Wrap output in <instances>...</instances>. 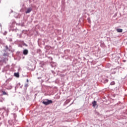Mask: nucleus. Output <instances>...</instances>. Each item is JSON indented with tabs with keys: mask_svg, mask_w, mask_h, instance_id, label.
Returning <instances> with one entry per match:
<instances>
[{
	"mask_svg": "<svg viewBox=\"0 0 127 127\" xmlns=\"http://www.w3.org/2000/svg\"><path fill=\"white\" fill-rule=\"evenodd\" d=\"M53 102L52 100H46L43 101V104L44 105H45L46 106H47L48 105H50V104H52Z\"/></svg>",
	"mask_w": 127,
	"mask_h": 127,
	"instance_id": "nucleus-1",
	"label": "nucleus"
},
{
	"mask_svg": "<svg viewBox=\"0 0 127 127\" xmlns=\"http://www.w3.org/2000/svg\"><path fill=\"white\" fill-rule=\"evenodd\" d=\"M23 54L24 55H27L28 54V50H24L23 51Z\"/></svg>",
	"mask_w": 127,
	"mask_h": 127,
	"instance_id": "nucleus-2",
	"label": "nucleus"
},
{
	"mask_svg": "<svg viewBox=\"0 0 127 127\" xmlns=\"http://www.w3.org/2000/svg\"><path fill=\"white\" fill-rule=\"evenodd\" d=\"M1 93H2V95L4 96V95H6V96H8V93H7V92H6L4 91H1Z\"/></svg>",
	"mask_w": 127,
	"mask_h": 127,
	"instance_id": "nucleus-3",
	"label": "nucleus"
},
{
	"mask_svg": "<svg viewBox=\"0 0 127 127\" xmlns=\"http://www.w3.org/2000/svg\"><path fill=\"white\" fill-rule=\"evenodd\" d=\"M32 10V8H28L26 11V13H29Z\"/></svg>",
	"mask_w": 127,
	"mask_h": 127,
	"instance_id": "nucleus-4",
	"label": "nucleus"
},
{
	"mask_svg": "<svg viewBox=\"0 0 127 127\" xmlns=\"http://www.w3.org/2000/svg\"><path fill=\"white\" fill-rule=\"evenodd\" d=\"M92 105H93V107H94V108H96V106H97V102H96V101H94L92 102Z\"/></svg>",
	"mask_w": 127,
	"mask_h": 127,
	"instance_id": "nucleus-5",
	"label": "nucleus"
},
{
	"mask_svg": "<svg viewBox=\"0 0 127 127\" xmlns=\"http://www.w3.org/2000/svg\"><path fill=\"white\" fill-rule=\"evenodd\" d=\"M14 75L15 77H16L17 78H18V77H19V73H15Z\"/></svg>",
	"mask_w": 127,
	"mask_h": 127,
	"instance_id": "nucleus-6",
	"label": "nucleus"
},
{
	"mask_svg": "<svg viewBox=\"0 0 127 127\" xmlns=\"http://www.w3.org/2000/svg\"><path fill=\"white\" fill-rule=\"evenodd\" d=\"M117 31L118 32H123V29H117Z\"/></svg>",
	"mask_w": 127,
	"mask_h": 127,
	"instance_id": "nucleus-7",
	"label": "nucleus"
},
{
	"mask_svg": "<svg viewBox=\"0 0 127 127\" xmlns=\"http://www.w3.org/2000/svg\"><path fill=\"white\" fill-rule=\"evenodd\" d=\"M12 88V86H11V85H10L8 88H7V89L8 90H10V89H11Z\"/></svg>",
	"mask_w": 127,
	"mask_h": 127,
	"instance_id": "nucleus-8",
	"label": "nucleus"
},
{
	"mask_svg": "<svg viewBox=\"0 0 127 127\" xmlns=\"http://www.w3.org/2000/svg\"><path fill=\"white\" fill-rule=\"evenodd\" d=\"M115 81H112L111 82L110 85H115Z\"/></svg>",
	"mask_w": 127,
	"mask_h": 127,
	"instance_id": "nucleus-9",
	"label": "nucleus"
},
{
	"mask_svg": "<svg viewBox=\"0 0 127 127\" xmlns=\"http://www.w3.org/2000/svg\"><path fill=\"white\" fill-rule=\"evenodd\" d=\"M88 22H89V23H91V20H90V19H88Z\"/></svg>",
	"mask_w": 127,
	"mask_h": 127,
	"instance_id": "nucleus-10",
	"label": "nucleus"
},
{
	"mask_svg": "<svg viewBox=\"0 0 127 127\" xmlns=\"http://www.w3.org/2000/svg\"><path fill=\"white\" fill-rule=\"evenodd\" d=\"M25 86H26V87H28V85L27 84H26V85H25Z\"/></svg>",
	"mask_w": 127,
	"mask_h": 127,
	"instance_id": "nucleus-11",
	"label": "nucleus"
},
{
	"mask_svg": "<svg viewBox=\"0 0 127 127\" xmlns=\"http://www.w3.org/2000/svg\"><path fill=\"white\" fill-rule=\"evenodd\" d=\"M27 82H28V80H27Z\"/></svg>",
	"mask_w": 127,
	"mask_h": 127,
	"instance_id": "nucleus-12",
	"label": "nucleus"
},
{
	"mask_svg": "<svg viewBox=\"0 0 127 127\" xmlns=\"http://www.w3.org/2000/svg\"><path fill=\"white\" fill-rule=\"evenodd\" d=\"M107 82H108V80H106Z\"/></svg>",
	"mask_w": 127,
	"mask_h": 127,
	"instance_id": "nucleus-13",
	"label": "nucleus"
}]
</instances>
